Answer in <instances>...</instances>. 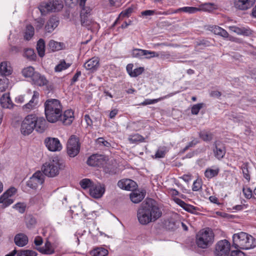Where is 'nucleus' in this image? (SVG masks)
<instances>
[{
    "label": "nucleus",
    "mask_w": 256,
    "mask_h": 256,
    "mask_svg": "<svg viewBox=\"0 0 256 256\" xmlns=\"http://www.w3.org/2000/svg\"><path fill=\"white\" fill-rule=\"evenodd\" d=\"M44 111L48 122L54 123L60 121L64 125H70L74 120V112L68 110L62 113V106L57 99L50 98L44 102Z\"/></svg>",
    "instance_id": "1"
},
{
    "label": "nucleus",
    "mask_w": 256,
    "mask_h": 256,
    "mask_svg": "<svg viewBox=\"0 0 256 256\" xmlns=\"http://www.w3.org/2000/svg\"><path fill=\"white\" fill-rule=\"evenodd\" d=\"M162 216V212L156 201L152 198H146L143 201L137 210V217L139 222L146 225L154 222Z\"/></svg>",
    "instance_id": "2"
},
{
    "label": "nucleus",
    "mask_w": 256,
    "mask_h": 256,
    "mask_svg": "<svg viewBox=\"0 0 256 256\" xmlns=\"http://www.w3.org/2000/svg\"><path fill=\"white\" fill-rule=\"evenodd\" d=\"M232 246L236 248L248 250L256 246V239L252 236L241 232L232 236Z\"/></svg>",
    "instance_id": "3"
},
{
    "label": "nucleus",
    "mask_w": 256,
    "mask_h": 256,
    "mask_svg": "<svg viewBox=\"0 0 256 256\" xmlns=\"http://www.w3.org/2000/svg\"><path fill=\"white\" fill-rule=\"evenodd\" d=\"M214 235L209 228L200 230L196 236V244L198 248H207L212 245L214 242Z\"/></svg>",
    "instance_id": "4"
},
{
    "label": "nucleus",
    "mask_w": 256,
    "mask_h": 256,
    "mask_svg": "<svg viewBox=\"0 0 256 256\" xmlns=\"http://www.w3.org/2000/svg\"><path fill=\"white\" fill-rule=\"evenodd\" d=\"M64 167L62 163L58 157H55L52 160L46 162L42 167V174L48 177H54L58 174L59 170Z\"/></svg>",
    "instance_id": "5"
},
{
    "label": "nucleus",
    "mask_w": 256,
    "mask_h": 256,
    "mask_svg": "<svg viewBox=\"0 0 256 256\" xmlns=\"http://www.w3.org/2000/svg\"><path fill=\"white\" fill-rule=\"evenodd\" d=\"M63 8L62 0H52L42 2L38 7L42 15H46L48 12H58Z\"/></svg>",
    "instance_id": "6"
},
{
    "label": "nucleus",
    "mask_w": 256,
    "mask_h": 256,
    "mask_svg": "<svg viewBox=\"0 0 256 256\" xmlns=\"http://www.w3.org/2000/svg\"><path fill=\"white\" fill-rule=\"evenodd\" d=\"M80 144L79 138L75 135H72L67 143V153L72 158H74L80 152Z\"/></svg>",
    "instance_id": "7"
},
{
    "label": "nucleus",
    "mask_w": 256,
    "mask_h": 256,
    "mask_svg": "<svg viewBox=\"0 0 256 256\" xmlns=\"http://www.w3.org/2000/svg\"><path fill=\"white\" fill-rule=\"evenodd\" d=\"M34 118H32V114L27 116L21 124L20 131L21 134L24 136H28L32 132L35 126Z\"/></svg>",
    "instance_id": "8"
},
{
    "label": "nucleus",
    "mask_w": 256,
    "mask_h": 256,
    "mask_svg": "<svg viewBox=\"0 0 256 256\" xmlns=\"http://www.w3.org/2000/svg\"><path fill=\"white\" fill-rule=\"evenodd\" d=\"M230 244L226 240L218 242L215 246V256H228L230 253Z\"/></svg>",
    "instance_id": "9"
},
{
    "label": "nucleus",
    "mask_w": 256,
    "mask_h": 256,
    "mask_svg": "<svg viewBox=\"0 0 256 256\" xmlns=\"http://www.w3.org/2000/svg\"><path fill=\"white\" fill-rule=\"evenodd\" d=\"M17 192V190L13 186L9 188L0 196V204L2 208H4L14 202V200L11 198Z\"/></svg>",
    "instance_id": "10"
},
{
    "label": "nucleus",
    "mask_w": 256,
    "mask_h": 256,
    "mask_svg": "<svg viewBox=\"0 0 256 256\" xmlns=\"http://www.w3.org/2000/svg\"><path fill=\"white\" fill-rule=\"evenodd\" d=\"M44 182V174L40 171H37L26 182V186L32 189L36 190L38 186L42 185Z\"/></svg>",
    "instance_id": "11"
},
{
    "label": "nucleus",
    "mask_w": 256,
    "mask_h": 256,
    "mask_svg": "<svg viewBox=\"0 0 256 256\" xmlns=\"http://www.w3.org/2000/svg\"><path fill=\"white\" fill-rule=\"evenodd\" d=\"M44 142L46 147L50 151H60L62 148V146L58 138H46Z\"/></svg>",
    "instance_id": "12"
},
{
    "label": "nucleus",
    "mask_w": 256,
    "mask_h": 256,
    "mask_svg": "<svg viewBox=\"0 0 256 256\" xmlns=\"http://www.w3.org/2000/svg\"><path fill=\"white\" fill-rule=\"evenodd\" d=\"M106 190L105 186L104 184H94L90 189L89 190L90 195L95 198H100L104 194Z\"/></svg>",
    "instance_id": "13"
},
{
    "label": "nucleus",
    "mask_w": 256,
    "mask_h": 256,
    "mask_svg": "<svg viewBox=\"0 0 256 256\" xmlns=\"http://www.w3.org/2000/svg\"><path fill=\"white\" fill-rule=\"evenodd\" d=\"M81 9L80 17L81 24L82 26H90L91 24V20L88 18V16L90 14L91 9L88 6H80Z\"/></svg>",
    "instance_id": "14"
},
{
    "label": "nucleus",
    "mask_w": 256,
    "mask_h": 256,
    "mask_svg": "<svg viewBox=\"0 0 256 256\" xmlns=\"http://www.w3.org/2000/svg\"><path fill=\"white\" fill-rule=\"evenodd\" d=\"M32 118H34L36 120L34 122V128L36 132L42 133L47 128V122L43 117H38L35 114H32Z\"/></svg>",
    "instance_id": "15"
},
{
    "label": "nucleus",
    "mask_w": 256,
    "mask_h": 256,
    "mask_svg": "<svg viewBox=\"0 0 256 256\" xmlns=\"http://www.w3.org/2000/svg\"><path fill=\"white\" fill-rule=\"evenodd\" d=\"M118 186L123 190L134 191L137 186L136 182L130 179L121 180L118 182Z\"/></svg>",
    "instance_id": "16"
},
{
    "label": "nucleus",
    "mask_w": 256,
    "mask_h": 256,
    "mask_svg": "<svg viewBox=\"0 0 256 256\" xmlns=\"http://www.w3.org/2000/svg\"><path fill=\"white\" fill-rule=\"evenodd\" d=\"M84 66L91 72H96L100 66L99 58L97 57H94L86 62Z\"/></svg>",
    "instance_id": "17"
},
{
    "label": "nucleus",
    "mask_w": 256,
    "mask_h": 256,
    "mask_svg": "<svg viewBox=\"0 0 256 256\" xmlns=\"http://www.w3.org/2000/svg\"><path fill=\"white\" fill-rule=\"evenodd\" d=\"M214 145V156L218 160L222 158L226 152L224 144L220 142H216Z\"/></svg>",
    "instance_id": "18"
},
{
    "label": "nucleus",
    "mask_w": 256,
    "mask_h": 256,
    "mask_svg": "<svg viewBox=\"0 0 256 256\" xmlns=\"http://www.w3.org/2000/svg\"><path fill=\"white\" fill-rule=\"evenodd\" d=\"M32 84L39 86L46 85L48 81L46 78L39 72H36L32 78Z\"/></svg>",
    "instance_id": "19"
},
{
    "label": "nucleus",
    "mask_w": 256,
    "mask_h": 256,
    "mask_svg": "<svg viewBox=\"0 0 256 256\" xmlns=\"http://www.w3.org/2000/svg\"><path fill=\"white\" fill-rule=\"evenodd\" d=\"M58 18L52 16L48 20L45 26L46 30L48 32H52L59 24Z\"/></svg>",
    "instance_id": "20"
},
{
    "label": "nucleus",
    "mask_w": 256,
    "mask_h": 256,
    "mask_svg": "<svg viewBox=\"0 0 256 256\" xmlns=\"http://www.w3.org/2000/svg\"><path fill=\"white\" fill-rule=\"evenodd\" d=\"M28 237L23 233L16 234L14 238L15 244L20 247L25 246L28 242Z\"/></svg>",
    "instance_id": "21"
},
{
    "label": "nucleus",
    "mask_w": 256,
    "mask_h": 256,
    "mask_svg": "<svg viewBox=\"0 0 256 256\" xmlns=\"http://www.w3.org/2000/svg\"><path fill=\"white\" fill-rule=\"evenodd\" d=\"M255 2L256 0H238L236 6L240 10H246L251 8Z\"/></svg>",
    "instance_id": "22"
},
{
    "label": "nucleus",
    "mask_w": 256,
    "mask_h": 256,
    "mask_svg": "<svg viewBox=\"0 0 256 256\" xmlns=\"http://www.w3.org/2000/svg\"><path fill=\"white\" fill-rule=\"evenodd\" d=\"M37 250L44 254H52L54 253V248L51 242L48 240L45 242L44 246L38 248Z\"/></svg>",
    "instance_id": "23"
},
{
    "label": "nucleus",
    "mask_w": 256,
    "mask_h": 256,
    "mask_svg": "<svg viewBox=\"0 0 256 256\" xmlns=\"http://www.w3.org/2000/svg\"><path fill=\"white\" fill-rule=\"evenodd\" d=\"M1 106L3 108H10L14 106V104L8 95L4 94L0 98Z\"/></svg>",
    "instance_id": "24"
},
{
    "label": "nucleus",
    "mask_w": 256,
    "mask_h": 256,
    "mask_svg": "<svg viewBox=\"0 0 256 256\" xmlns=\"http://www.w3.org/2000/svg\"><path fill=\"white\" fill-rule=\"evenodd\" d=\"M64 44L50 40L48 44V48L52 52L58 51L62 48Z\"/></svg>",
    "instance_id": "25"
},
{
    "label": "nucleus",
    "mask_w": 256,
    "mask_h": 256,
    "mask_svg": "<svg viewBox=\"0 0 256 256\" xmlns=\"http://www.w3.org/2000/svg\"><path fill=\"white\" fill-rule=\"evenodd\" d=\"M23 56L30 60L35 61L36 59V55L34 50L30 48L24 50Z\"/></svg>",
    "instance_id": "26"
},
{
    "label": "nucleus",
    "mask_w": 256,
    "mask_h": 256,
    "mask_svg": "<svg viewBox=\"0 0 256 256\" xmlns=\"http://www.w3.org/2000/svg\"><path fill=\"white\" fill-rule=\"evenodd\" d=\"M45 46L44 40L42 38H40L36 44V50L38 56L41 58L43 57L44 55Z\"/></svg>",
    "instance_id": "27"
},
{
    "label": "nucleus",
    "mask_w": 256,
    "mask_h": 256,
    "mask_svg": "<svg viewBox=\"0 0 256 256\" xmlns=\"http://www.w3.org/2000/svg\"><path fill=\"white\" fill-rule=\"evenodd\" d=\"M198 136L202 140L206 142H210L213 138V134L205 130L200 132Z\"/></svg>",
    "instance_id": "28"
},
{
    "label": "nucleus",
    "mask_w": 256,
    "mask_h": 256,
    "mask_svg": "<svg viewBox=\"0 0 256 256\" xmlns=\"http://www.w3.org/2000/svg\"><path fill=\"white\" fill-rule=\"evenodd\" d=\"M200 10V8L193 6H184L176 10L174 13L183 12L188 14H194Z\"/></svg>",
    "instance_id": "29"
},
{
    "label": "nucleus",
    "mask_w": 256,
    "mask_h": 256,
    "mask_svg": "<svg viewBox=\"0 0 256 256\" xmlns=\"http://www.w3.org/2000/svg\"><path fill=\"white\" fill-rule=\"evenodd\" d=\"M240 169L242 170L244 178L248 182H249L250 180V176L249 170L248 163H244L240 166Z\"/></svg>",
    "instance_id": "30"
},
{
    "label": "nucleus",
    "mask_w": 256,
    "mask_h": 256,
    "mask_svg": "<svg viewBox=\"0 0 256 256\" xmlns=\"http://www.w3.org/2000/svg\"><path fill=\"white\" fill-rule=\"evenodd\" d=\"M36 72L34 68L32 66H29L23 68L22 74L24 78H30L32 79Z\"/></svg>",
    "instance_id": "31"
},
{
    "label": "nucleus",
    "mask_w": 256,
    "mask_h": 256,
    "mask_svg": "<svg viewBox=\"0 0 256 256\" xmlns=\"http://www.w3.org/2000/svg\"><path fill=\"white\" fill-rule=\"evenodd\" d=\"M39 93L36 91H34V94L30 102L26 104L24 106L26 108L31 109L33 108L38 103V102H34L36 99H38Z\"/></svg>",
    "instance_id": "32"
},
{
    "label": "nucleus",
    "mask_w": 256,
    "mask_h": 256,
    "mask_svg": "<svg viewBox=\"0 0 256 256\" xmlns=\"http://www.w3.org/2000/svg\"><path fill=\"white\" fill-rule=\"evenodd\" d=\"M108 254V250L102 248H97L90 252L92 256H106Z\"/></svg>",
    "instance_id": "33"
},
{
    "label": "nucleus",
    "mask_w": 256,
    "mask_h": 256,
    "mask_svg": "<svg viewBox=\"0 0 256 256\" xmlns=\"http://www.w3.org/2000/svg\"><path fill=\"white\" fill-rule=\"evenodd\" d=\"M172 94H168L166 96H164L163 97L160 98H158L156 99H146L143 102H141L140 104H138V106H146L148 104H156L159 101H160L162 100H163L164 99L167 98L170 96H171Z\"/></svg>",
    "instance_id": "34"
},
{
    "label": "nucleus",
    "mask_w": 256,
    "mask_h": 256,
    "mask_svg": "<svg viewBox=\"0 0 256 256\" xmlns=\"http://www.w3.org/2000/svg\"><path fill=\"white\" fill-rule=\"evenodd\" d=\"M220 170L217 168L215 170L208 168L204 172V176L208 179H210L217 176L219 173Z\"/></svg>",
    "instance_id": "35"
},
{
    "label": "nucleus",
    "mask_w": 256,
    "mask_h": 256,
    "mask_svg": "<svg viewBox=\"0 0 256 256\" xmlns=\"http://www.w3.org/2000/svg\"><path fill=\"white\" fill-rule=\"evenodd\" d=\"M34 28L31 24L28 25L26 27V32H24V39L29 40L34 36Z\"/></svg>",
    "instance_id": "36"
},
{
    "label": "nucleus",
    "mask_w": 256,
    "mask_h": 256,
    "mask_svg": "<svg viewBox=\"0 0 256 256\" xmlns=\"http://www.w3.org/2000/svg\"><path fill=\"white\" fill-rule=\"evenodd\" d=\"M98 160V156L97 154H92L88 158L86 163L88 166H97L99 165Z\"/></svg>",
    "instance_id": "37"
},
{
    "label": "nucleus",
    "mask_w": 256,
    "mask_h": 256,
    "mask_svg": "<svg viewBox=\"0 0 256 256\" xmlns=\"http://www.w3.org/2000/svg\"><path fill=\"white\" fill-rule=\"evenodd\" d=\"M26 227L28 229H32L35 226L36 220L32 216L28 215L26 217Z\"/></svg>",
    "instance_id": "38"
},
{
    "label": "nucleus",
    "mask_w": 256,
    "mask_h": 256,
    "mask_svg": "<svg viewBox=\"0 0 256 256\" xmlns=\"http://www.w3.org/2000/svg\"><path fill=\"white\" fill-rule=\"evenodd\" d=\"M143 194L136 192H133L130 194V198L132 202L134 204L140 202L144 198Z\"/></svg>",
    "instance_id": "39"
},
{
    "label": "nucleus",
    "mask_w": 256,
    "mask_h": 256,
    "mask_svg": "<svg viewBox=\"0 0 256 256\" xmlns=\"http://www.w3.org/2000/svg\"><path fill=\"white\" fill-rule=\"evenodd\" d=\"M213 42H214V40L212 39H202L196 42V46H202L203 48L213 46Z\"/></svg>",
    "instance_id": "40"
},
{
    "label": "nucleus",
    "mask_w": 256,
    "mask_h": 256,
    "mask_svg": "<svg viewBox=\"0 0 256 256\" xmlns=\"http://www.w3.org/2000/svg\"><path fill=\"white\" fill-rule=\"evenodd\" d=\"M94 184V182L88 178H84L80 182V186L84 190L90 189Z\"/></svg>",
    "instance_id": "41"
},
{
    "label": "nucleus",
    "mask_w": 256,
    "mask_h": 256,
    "mask_svg": "<svg viewBox=\"0 0 256 256\" xmlns=\"http://www.w3.org/2000/svg\"><path fill=\"white\" fill-rule=\"evenodd\" d=\"M146 54H149L145 50L134 48L132 50V55L133 57L142 58V56H144Z\"/></svg>",
    "instance_id": "42"
},
{
    "label": "nucleus",
    "mask_w": 256,
    "mask_h": 256,
    "mask_svg": "<svg viewBox=\"0 0 256 256\" xmlns=\"http://www.w3.org/2000/svg\"><path fill=\"white\" fill-rule=\"evenodd\" d=\"M37 253L32 250H22L18 251L17 256H36Z\"/></svg>",
    "instance_id": "43"
},
{
    "label": "nucleus",
    "mask_w": 256,
    "mask_h": 256,
    "mask_svg": "<svg viewBox=\"0 0 256 256\" xmlns=\"http://www.w3.org/2000/svg\"><path fill=\"white\" fill-rule=\"evenodd\" d=\"M70 64L66 63V62L63 60L60 61V64L56 65L54 68V70L56 72H60L62 70H66L70 66Z\"/></svg>",
    "instance_id": "44"
},
{
    "label": "nucleus",
    "mask_w": 256,
    "mask_h": 256,
    "mask_svg": "<svg viewBox=\"0 0 256 256\" xmlns=\"http://www.w3.org/2000/svg\"><path fill=\"white\" fill-rule=\"evenodd\" d=\"M128 140L130 142L135 144L138 142H143L144 141V138L141 135L137 134L134 135L130 136L128 138Z\"/></svg>",
    "instance_id": "45"
},
{
    "label": "nucleus",
    "mask_w": 256,
    "mask_h": 256,
    "mask_svg": "<svg viewBox=\"0 0 256 256\" xmlns=\"http://www.w3.org/2000/svg\"><path fill=\"white\" fill-rule=\"evenodd\" d=\"M0 73L4 76H8L11 74L10 70H8L6 62H2L0 64Z\"/></svg>",
    "instance_id": "46"
},
{
    "label": "nucleus",
    "mask_w": 256,
    "mask_h": 256,
    "mask_svg": "<svg viewBox=\"0 0 256 256\" xmlns=\"http://www.w3.org/2000/svg\"><path fill=\"white\" fill-rule=\"evenodd\" d=\"M66 4L70 6L71 4H78L79 6H84L86 0H64Z\"/></svg>",
    "instance_id": "47"
},
{
    "label": "nucleus",
    "mask_w": 256,
    "mask_h": 256,
    "mask_svg": "<svg viewBox=\"0 0 256 256\" xmlns=\"http://www.w3.org/2000/svg\"><path fill=\"white\" fill-rule=\"evenodd\" d=\"M204 103H199L196 104H194L191 109V113L194 115H197L200 110L204 106Z\"/></svg>",
    "instance_id": "48"
},
{
    "label": "nucleus",
    "mask_w": 256,
    "mask_h": 256,
    "mask_svg": "<svg viewBox=\"0 0 256 256\" xmlns=\"http://www.w3.org/2000/svg\"><path fill=\"white\" fill-rule=\"evenodd\" d=\"M200 8L202 10L210 12L214 9V5L212 3H205L202 4Z\"/></svg>",
    "instance_id": "49"
},
{
    "label": "nucleus",
    "mask_w": 256,
    "mask_h": 256,
    "mask_svg": "<svg viewBox=\"0 0 256 256\" xmlns=\"http://www.w3.org/2000/svg\"><path fill=\"white\" fill-rule=\"evenodd\" d=\"M186 211L190 212L192 214H196V211L199 210V208L194 206L192 205L188 204L185 208L184 209Z\"/></svg>",
    "instance_id": "50"
},
{
    "label": "nucleus",
    "mask_w": 256,
    "mask_h": 256,
    "mask_svg": "<svg viewBox=\"0 0 256 256\" xmlns=\"http://www.w3.org/2000/svg\"><path fill=\"white\" fill-rule=\"evenodd\" d=\"M96 142L100 145H102L107 148H109L111 146L110 144L107 140H106L102 137L98 138H97Z\"/></svg>",
    "instance_id": "51"
},
{
    "label": "nucleus",
    "mask_w": 256,
    "mask_h": 256,
    "mask_svg": "<svg viewBox=\"0 0 256 256\" xmlns=\"http://www.w3.org/2000/svg\"><path fill=\"white\" fill-rule=\"evenodd\" d=\"M144 71L143 67H139L133 70L132 73L130 74L131 77L135 78L141 74Z\"/></svg>",
    "instance_id": "52"
},
{
    "label": "nucleus",
    "mask_w": 256,
    "mask_h": 256,
    "mask_svg": "<svg viewBox=\"0 0 256 256\" xmlns=\"http://www.w3.org/2000/svg\"><path fill=\"white\" fill-rule=\"evenodd\" d=\"M14 208L20 212L24 213L26 210V206L22 203L18 202L14 205Z\"/></svg>",
    "instance_id": "53"
},
{
    "label": "nucleus",
    "mask_w": 256,
    "mask_h": 256,
    "mask_svg": "<svg viewBox=\"0 0 256 256\" xmlns=\"http://www.w3.org/2000/svg\"><path fill=\"white\" fill-rule=\"evenodd\" d=\"M104 170L105 173L108 174L110 175L115 174L116 173V169L114 168L111 166H105Z\"/></svg>",
    "instance_id": "54"
},
{
    "label": "nucleus",
    "mask_w": 256,
    "mask_h": 256,
    "mask_svg": "<svg viewBox=\"0 0 256 256\" xmlns=\"http://www.w3.org/2000/svg\"><path fill=\"white\" fill-rule=\"evenodd\" d=\"M146 51L149 52V54H144L146 58L150 59L152 58L158 57L160 56L159 54L156 52L148 50H146Z\"/></svg>",
    "instance_id": "55"
},
{
    "label": "nucleus",
    "mask_w": 256,
    "mask_h": 256,
    "mask_svg": "<svg viewBox=\"0 0 256 256\" xmlns=\"http://www.w3.org/2000/svg\"><path fill=\"white\" fill-rule=\"evenodd\" d=\"M202 188V184L200 181L195 180L192 184V190L194 192L199 190Z\"/></svg>",
    "instance_id": "56"
},
{
    "label": "nucleus",
    "mask_w": 256,
    "mask_h": 256,
    "mask_svg": "<svg viewBox=\"0 0 256 256\" xmlns=\"http://www.w3.org/2000/svg\"><path fill=\"white\" fill-rule=\"evenodd\" d=\"M132 12L133 8H128L126 10L122 12L120 16H122V17H128L129 15Z\"/></svg>",
    "instance_id": "57"
},
{
    "label": "nucleus",
    "mask_w": 256,
    "mask_h": 256,
    "mask_svg": "<svg viewBox=\"0 0 256 256\" xmlns=\"http://www.w3.org/2000/svg\"><path fill=\"white\" fill-rule=\"evenodd\" d=\"M81 72L80 70H76V73L74 76L73 78L71 79L70 80V85L72 86L74 84V82H77L78 80L79 77L81 76Z\"/></svg>",
    "instance_id": "58"
},
{
    "label": "nucleus",
    "mask_w": 256,
    "mask_h": 256,
    "mask_svg": "<svg viewBox=\"0 0 256 256\" xmlns=\"http://www.w3.org/2000/svg\"><path fill=\"white\" fill-rule=\"evenodd\" d=\"M246 198L250 199L252 198V190L250 189V188H243L242 190Z\"/></svg>",
    "instance_id": "59"
},
{
    "label": "nucleus",
    "mask_w": 256,
    "mask_h": 256,
    "mask_svg": "<svg viewBox=\"0 0 256 256\" xmlns=\"http://www.w3.org/2000/svg\"><path fill=\"white\" fill-rule=\"evenodd\" d=\"M252 34V31L249 28L242 27L241 35L249 36Z\"/></svg>",
    "instance_id": "60"
},
{
    "label": "nucleus",
    "mask_w": 256,
    "mask_h": 256,
    "mask_svg": "<svg viewBox=\"0 0 256 256\" xmlns=\"http://www.w3.org/2000/svg\"><path fill=\"white\" fill-rule=\"evenodd\" d=\"M236 250H232L230 256H245V254L238 248Z\"/></svg>",
    "instance_id": "61"
},
{
    "label": "nucleus",
    "mask_w": 256,
    "mask_h": 256,
    "mask_svg": "<svg viewBox=\"0 0 256 256\" xmlns=\"http://www.w3.org/2000/svg\"><path fill=\"white\" fill-rule=\"evenodd\" d=\"M175 202L178 204L184 210L186 206H187L188 204L186 203L184 201L182 200L176 198L174 199Z\"/></svg>",
    "instance_id": "62"
},
{
    "label": "nucleus",
    "mask_w": 256,
    "mask_h": 256,
    "mask_svg": "<svg viewBox=\"0 0 256 256\" xmlns=\"http://www.w3.org/2000/svg\"><path fill=\"white\" fill-rule=\"evenodd\" d=\"M21 50H22V48L17 46H11L10 48V52H13L14 54L18 53V52H21Z\"/></svg>",
    "instance_id": "63"
},
{
    "label": "nucleus",
    "mask_w": 256,
    "mask_h": 256,
    "mask_svg": "<svg viewBox=\"0 0 256 256\" xmlns=\"http://www.w3.org/2000/svg\"><path fill=\"white\" fill-rule=\"evenodd\" d=\"M165 155L166 152L164 150H158L155 154V157L156 158H162L165 156Z\"/></svg>",
    "instance_id": "64"
}]
</instances>
